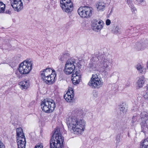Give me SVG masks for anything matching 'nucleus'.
Here are the masks:
<instances>
[{"mask_svg": "<svg viewBox=\"0 0 148 148\" xmlns=\"http://www.w3.org/2000/svg\"><path fill=\"white\" fill-rule=\"evenodd\" d=\"M11 10H6L5 13L6 14H10L11 13Z\"/></svg>", "mask_w": 148, "mask_h": 148, "instance_id": "33", "label": "nucleus"}, {"mask_svg": "<svg viewBox=\"0 0 148 148\" xmlns=\"http://www.w3.org/2000/svg\"><path fill=\"white\" fill-rule=\"evenodd\" d=\"M103 83L101 79L98 77L97 74H95L92 75L88 85L92 88H99L102 86Z\"/></svg>", "mask_w": 148, "mask_h": 148, "instance_id": "6", "label": "nucleus"}, {"mask_svg": "<svg viewBox=\"0 0 148 148\" xmlns=\"http://www.w3.org/2000/svg\"><path fill=\"white\" fill-rule=\"evenodd\" d=\"M0 148H5V146L2 143L0 140Z\"/></svg>", "mask_w": 148, "mask_h": 148, "instance_id": "32", "label": "nucleus"}, {"mask_svg": "<svg viewBox=\"0 0 148 148\" xmlns=\"http://www.w3.org/2000/svg\"><path fill=\"white\" fill-rule=\"evenodd\" d=\"M120 110L121 111L123 112L125 110V107H124L123 106L121 105L119 108Z\"/></svg>", "mask_w": 148, "mask_h": 148, "instance_id": "30", "label": "nucleus"}, {"mask_svg": "<svg viewBox=\"0 0 148 148\" xmlns=\"http://www.w3.org/2000/svg\"><path fill=\"white\" fill-rule=\"evenodd\" d=\"M140 148H148V140L145 139L140 143Z\"/></svg>", "mask_w": 148, "mask_h": 148, "instance_id": "21", "label": "nucleus"}, {"mask_svg": "<svg viewBox=\"0 0 148 148\" xmlns=\"http://www.w3.org/2000/svg\"><path fill=\"white\" fill-rule=\"evenodd\" d=\"M41 106L42 111L47 113L53 112L56 107V104L52 99H45L41 102Z\"/></svg>", "mask_w": 148, "mask_h": 148, "instance_id": "4", "label": "nucleus"}, {"mask_svg": "<svg viewBox=\"0 0 148 148\" xmlns=\"http://www.w3.org/2000/svg\"><path fill=\"white\" fill-rule=\"evenodd\" d=\"M60 2V6L63 11L69 13L73 10V5L70 0H61Z\"/></svg>", "mask_w": 148, "mask_h": 148, "instance_id": "8", "label": "nucleus"}, {"mask_svg": "<svg viewBox=\"0 0 148 148\" xmlns=\"http://www.w3.org/2000/svg\"><path fill=\"white\" fill-rule=\"evenodd\" d=\"M145 0H135V2L136 4H140L142 3L145 2Z\"/></svg>", "mask_w": 148, "mask_h": 148, "instance_id": "27", "label": "nucleus"}, {"mask_svg": "<svg viewBox=\"0 0 148 148\" xmlns=\"http://www.w3.org/2000/svg\"><path fill=\"white\" fill-rule=\"evenodd\" d=\"M77 11L80 16L83 18L89 17L92 15V10L90 8L88 7H80Z\"/></svg>", "mask_w": 148, "mask_h": 148, "instance_id": "9", "label": "nucleus"}, {"mask_svg": "<svg viewBox=\"0 0 148 148\" xmlns=\"http://www.w3.org/2000/svg\"><path fill=\"white\" fill-rule=\"evenodd\" d=\"M5 5L1 2H0V13L3 12L5 11Z\"/></svg>", "mask_w": 148, "mask_h": 148, "instance_id": "24", "label": "nucleus"}, {"mask_svg": "<svg viewBox=\"0 0 148 148\" xmlns=\"http://www.w3.org/2000/svg\"><path fill=\"white\" fill-rule=\"evenodd\" d=\"M54 71V70H52L50 68H47L42 71H41L40 72V74L42 79H44L46 77L48 76L49 75L54 74L53 73Z\"/></svg>", "mask_w": 148, "mask_h": 148, "instance_id": "14", "label": "nucleus"}, {"mask_svg": "<svg viewBox=\"0 0 148 148\" xmlns=\"http://www.w3.org/2000/svg\"><path fill=\"white\" fill-rule=\"evenodd\" d=\"M11 5L15 11L18 12L23 8V5L21 0H10Z\"/></svg>", "mask_w": 148, "mask_h": 148, "instance_id": "10", "label": "nucleus"}, {"mask_svg": "<svg viewBox=\"0 0 148 148\" xmlns=\"http://www.w3.org/2000/svg\"><path fill=\"white\" fill-rule=\"evenodd\" d=\"M75 60L73 58H71L66 62L64 69V72L66 75H69L72 74V79L73 84L76 85L79 83L81 77V73L79 71H76L74 73L75 70Z\"/></svg>", "mask_w": 148, "mask_h": 148, "instance_id": "2", "label": "nucleus"}, {"mask_svg": "<svg viewBox=\"0 0 148 148\" xmlns=\"http://www.w3.org/2000/svg\"><path fill=\"white\" fill-rule=\"evenodd\" d=\"M103 21L96 19L93 20L91 22V26L95 30L101 29L103 27Z\"/></svg>", "mask_w": 148, "mask_h": 148, "instance_id": "12", "label": "nucleus"}, {"mask_svg": "<svg viewBox=\"0 0 148 148\" xmlns=\"http://www.w3.org/2000/svg\"><path fill=\"white\" fill-rule=\"evenodd\" d=\"M73 91L72 88L69 87L66 93L64 95V98L68 102H71L73 99Z\"/></svg>", "mask_w": 148, "mask_h": 148, "instance_id": "13", "label": "nucleus"}, {"mask_svg": "<svg viewBox=\"0 0 148 148\" xmlns=\"http://www.w3.org/2000/svg\"><path fill=\"white\" fill-rule=\"evenodd\" d=\"M137 120V117L136 116H133L132 120V123H134Z\"/></svg>", "mask_w": 148, "mask_h": 148, "instance_id": "28", "label": "nucleus"}, {"mask_svg": "<svg viewBox=\"0 0 148 148\" xmlns=\"http://www.w3.org/2000/svg\"><path fill=\"white\" fill-rule=\"evenodd\" d=\"M144 82V79L143 77L140 78L138 80L137 83L138 88H140L142 87L143 86Z\"/></svg>", "mask_w": 148, "mask_h": 148, "instance_id": "22", "label": "nucleus"}, {"mask_svg": "<svg viewBox=\"0 0 148 148\" xmlns=\"http://www.w3.org/2000/svg\"><path fill=\"white\" fill-rule=\"evenodd\" d=\"M127 2L128 4L130 7L132 11L134 12L136 10V8H135L133 4L132 3V0H127Z\"/></svg>", "mask_w": 148, "mask_h": 148, "instance_id": "23", "label": "nucleus"}, {"mask_svg": "<svg viewBox=\"0 0 148 148\" xmlns=\"http://www.w3.org/2000/svg\"><path fill=\"white\" fill-rule=\"evenodd\" d=\"M110 23V21L109 19H108L106 21V24L107 25H109Z\"/></svg>", "mask_w": 148, "mask_h": 148, "instance_id": "31", "label": "nucleus"}, {"mask_svg": "<svg viewBox=\"0 0 148 148\" xmlns=\"http://www.w3.org/2000/svg\"><path fill=\"white\" fill-rule=\"evenodd\" d=\"M96 6L99 11H103L106 7V3L102 1L98 2L97 3Z\"/></svg>", "mask_w": 148, "mask_h": 148, "instance_id": "18", "label": "nucleus"}, {"mask_svg": "<svg viewBox=\"0 0 148 148\" xmlns=\"http://www.w3.org/2000/svg\"><path fill=\"white\" fill-rule=\"evenodd\" d=\"M142 132L145 133L148 129V113L145 111L142 112L140 114Z\"/></svg>", "mask_w": 148, "mask_h": 148, "instance_id": "7", "label": "nucleus"}, {"mask_svg": "<svg viewBox=\"0 0 148 148\" xmlns=\"http://www.w3.org/2000/svg\"><path fill=\"white\" fill-rule=\"evenodd\" d=\"M32 64L31 60L24 61L20 64L18 69L19 72L22 75L28 73L32 69Z\"/></svg>", "mask_w": 148, "mask_h": 148, "instance_id": "5", "label": "nucleus"}, {"mask_svg": "<svg viewBox=\"0 0 148 148\" xmlns=\"http://www.w3.org/2000/svg\"><path fill=\"white\" fill-rule=\"evenodd\" d=\"M82 113L81 111H73L72 116L68 118L66 120L69 130L75 135L78 136L83 134L86 127V121L80 117Z\"/></svg>", "mask_w": 148, "mask_h": 148, "instance_id": "1", "label": "nucleus"}, {"mask_svg": "<svg viewBox=\"0 0 148 148\" xmlns=\"http://www.w3.org/2000/svg\"><path fill=\"white\" fill-rule=\"evenodd\" d=\"M35 148H43L42 145L41 144H38L35 146Z\"/></svg>", "mask_w": 148, "mask_h": 148, "instance_id": "29", "label": "nucleus"}, {"mask_svg": "<svg viewBox=\"0 0 148 148\" xmlns=\"http://www.w3.org/2000/svg\"><path fill=\"white\" fill-rule=\"evenodd\" d=\"M19 85L21 86V88L22 89H26L28 88L30 86L29 82V80L25 79L21 81L19 83Z\"/></svg>", "mask_w": 148, "mask_h": 148, "instance_id": "17", "label": "nucleus"}, {"mask_svg": "<svg viewBox=\"0 0 148 148\" xmlns=\"http://www.w3.org/2000/svg\"><path fill=\"white\" fill-rule=\"evenodd\" d=\"M16 135L17 136V139H20V138H25L23 130L21 128H18L16 129Z\"/></svg>", "mask_w": 148, "mask_h": 148, "instance_id": "19", "label": "nucleus"}, {"mask_svg": "<svg viewBox=\"0 0 148 148\" xmlns=\"http://www.w3.org/2000/svg\"><path fill=\"white\" fill-rule=\"evenodd\" d=\"M69 55H70L69 53L67 52H65L59 56V59L60 61H63L69 58Z\"/></svg>", "mask_w": 148, "mask_h": 148, "instance_id": "20", "label": "nucleus"}, {"mask_svg": "<svg viewBox=\"0 0 148 148\" xmlns=\"http://www.w3.org/2000/svg\"><path fill=\"white\" fill-rule=\"evenodd\" d=\"M116 29H118V27H116Z\"/></svg>", "mask_w": 148, "mask_h": 148, "instance_id": "35", "label": "nucleus"}, {"mask_svg": "<svg viewBox=\"0 0 148 148\" xmlns=\"http://www.w3.org/2000/svg\"><path fill=\"white\" fill-rule=\"evenodd\" d=\"M64 138L61 134L60 129L57 128L51 138V148H62L63 146Z\"/></svg>", "mask_w": 148, "mask_h": 148, "instance_id": "3", "label": "nucleus"}, {"mask_svg": "<svg viewBox=\"0 0 148 148\" xmlns=\"http://www.w3.org/2000/svg\"><path fill=\"white\" fill-rule=\"evenodd\" d=\"M143 96L145 99H148V88L145 92H144Z\"/></svg>", "mask_w": 148, "mask_h": 148, "instance_id": "26", "label": "nucleus"}, {"mask_svg": "<svg viewBox=\"0 0 148 148\" xmlns=\"http://www.w3.org/2000/svg\"><path fill=\"white\" fill-rule=\"evenodd\" d=\"M17 140L18 148H25L26 143L25 138L17 139Z\"/></svg>", "mask_w": 148, "mask_h": 148, "instance_id": "16", "label": "nucleus"}, {"mask_svg": "<svg viewBox=\"0 0 148 148\" xmlns=\"http://www.w3.org/2000/svg\"><path fill=\"white\" fill-rule=\"evenodd\" d=\"M56 75L54 73V74H51L48 76L46 77L42 80L45 83L48 84H53L55 82Z\"/></svg>", "mask_w": 148, "mask_h": 148, "instance_id": "15", "label": "nucleus"}, {"mask_svg": "<svg viewBox=\"0 0 148 148\" xmlns=\"http://www.w3.org/2000/svg\"><path fill=\"white\" fill-rule=\"evenodd\" d=\"M116 140L118 141V143H119V139H117L116 138Z\"/></svg>", "mask_w": 148, "mask_h": 148, "instance_id": "34", "label": "nucleus"}, {"mask_svg": "<svg viewBox=\"0 0 148 148\" xmlns=\"http://www.w3.org/2000/svg\"><path fill=\"white\" fill-rule=\"evenodd\" d=\"M136 68L139 72L140 73H142L143 71V67L140 64H138L137 65Z\"/></svg>", "mask_w": 148, "mask_h": 148, "instance_id": "25", "label": "nucleus"}, {"mask_svg": "<svg viewBox=\"0 0 148 148\" xmlns=\"http://www.w3.org/2000/svg\"><path fill=\"white\" fill-rule=\"evenodd\" d=\"M101 65H99L100 66L99 67H101V69L102 72H106V71L109 70L110 69V66H111L112 63L110 60H108L106 59H104L102 60L100 63Z\"/></svg>", "mask_w": 148, "mask_h": 148, "instance_id": "11", "label": "nucleus"}]
</instances>
